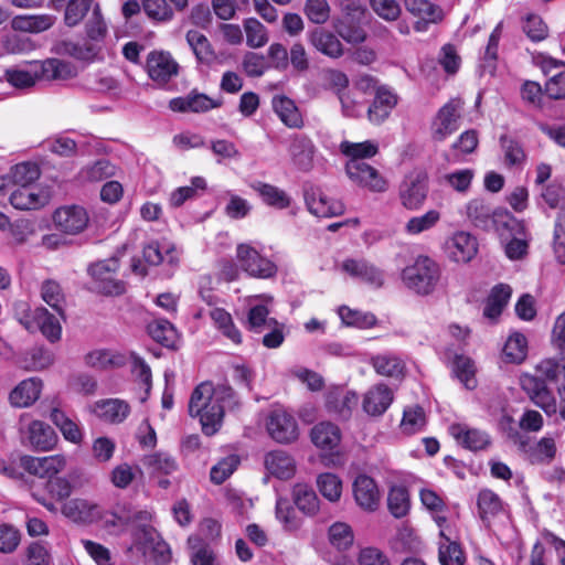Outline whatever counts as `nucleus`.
<instances>
[{"label":"nucleus","instance_id":"61","mask_svg":"<svg viewBox=\"0 0 565 565\" xmlns=\"http://www.w3.org/2000/svg\"><path fill=\"white\" fill-rule=\"evenodd\" d=\"M475 171L472 169H460L441 177V181L458 193L466 194L470 190Z\"/></svg>","mask_w":565,"mask_h":565},{"label":"nucleus","instance_id":"28","mask_svg":"<svg viewBox=\"0 0 565 565\" xmlns=\"http://www.w3.org/2000/svg\"><path fill=\"white\" fill-rule=\"evenodd\" d=\"M397 104V95L387 86L376 89L373 103L369 107V119L373 124L383 122Z\"/></svg>","mask_w":565,"mask_h":565},{"label":"nucleus","instance_id":"49","mask_svg":"<svg viewBox=\"0 0 565 565\" xmlns=\"http://www.w3.org/2000/svg\"><path fill=\"white\" fill-rule=\"evenodd\" d=\"M56 53L68 55L78 61H92L98 54V47L92 43H78L73 41H63L57 44Z\"/></svg>","mask_w":565,"mask_h":565},{"label":"nucleus","instance_id":"45","mask_svg":"<svg viewBox=\"0 0 565 565\" xmlns=\"http://www.w3.org/2000/svg\"><path fill=\"white\" fill-rule=\"evenodd\" d=\"M512 289L509 285L500 284L495 286L484 307L483 315L489 319H497L503 311L511 298Z\"/></svg>","mask_w":565,"mask_h":565},{"label":"nucleus","instance_id":"63","mask_svg":"<svg viewBox=\"0 0 565 565\" xmlns=\"http://www.w3.org/2000/svg\"><path fill=\"white\" fill-rule=\"evenodd\" d=\"M271 319L265 305H254L248 309L246 327L254 333H263L270 324Z\"/></svg>","mask_w":565,"mask_h":565},{"label":"nucleus","instance_id":"26","mask_svg":"<svg viewBox=\"0 0 565 565\" xmlns=\"http://www.w3.org/2000/svg\"><path fill=\"white\" fill-rule=\"evenodd\" d=\"M393 402V392L385 384L372 386L364 395L362 406L366 414L380 416L386 412Z\"/></svg>","mask_w":565,"mask_h":565},{"label":"nucleus","instance_id":"5","mask_svg":"<svg viewBox=\"0 0 565 565\" xmlns=\"http://www.w3.org/2000/svg\"><path fill=\"white\" fill-rule=\"evenodd\" d=\"M440 274V267L433 258L419 255L403 269L402 280L408 289L426 296L436 289Z\"/></svg>","mask_w":565,"mask_h":565},{"label":"nucleus","instance_id":"46","mask_svg":"<svg viewBox=\"0 0 565 565\" xmlns=\"http://www.w3.org/2000/svg\"><path fill=\"white\" fill-rule=\"evenodd\" d=\"M95 0H68L64 8V23L68 28L81 24L88 12L94 10Z\"/></svg>","mask_w":565,"mask_h":565},{"label":"nucleus","instance_id":"53","mask_svg":"<svg viewBox=\"0 0 565 565\" xmlns=\"http://www.w3.org/2000/svg\"><path fill=\"white\" fill-rule=\"evenodd\" d=\"M338 313L342 322L348 327L370 329L377 323V319L373 313L354 310L347 306H341L338 309Z\"/></svg>","mask_w":565,"mask_h":565},{"label":"nucleus","instance_id":"32","mask_svg":"<svg viewBox=\"0 0 565 565\" xmlns=\"http://www.w3.org/2000/svg\"><path fill=\"white\" fill-rule=\"evenodd\" d=\"M250 188L259 195L262 201L274 209L285 210L291 205V196L282 189L263 181H254Z\"/></svg>","mask_w":565,"mask_h":565},{"label":"nucleus","instance_id":"2","mask_svg":"<svg viewBox=\"0 0 565 565\" xmlns=\"http://www.w3.org/2000/svg\"><path fill=\"white\" fill-rule=\"evenodd\" d=\"M466 215L475 227L494 232L500 238H508L521 230V223L511 213L504 209H494L480 198L467 203Z\"/></svg>","mask_w":565,"mask_h":565},{"label":"nucleus","instance_id":"50","mask_svg":"<svg viewBox=\"0 0 565 565\" xmlns=\"http://www.w3.org/2000/svg\"><path fill=\"white\" fill-rule=\"evenodd\" d=\"M55 20L52 14L23 15L13 20V26L25 32L40 33L49 30Z\"/></svg>","mask_w":565,"mask_h":565},{"label":"nucleus","instance_id":"47","mask_svg":"<svg viewBox=\"0 0 565 565\" xmlns=\"http://www.w3.org/2000/svg\"><path fill=\"white\" fill-rule=\"evenodd\" d=\"M477 505L478 513L483 522H489L503 510L500 497L489 489L479 492Z\"/></svg>","mask_w":565,"mask_h":565},{"label":"nucleus","instance_id":"8","mask_svg":"<svg viewBox=\"0 0 565 565\" xmlns=\"http://www.w3.org/2000/svg\"><path fill=\"white\" fill-rule=\"evenodd\" d=\"M119 268V259L110 257L99 260L88 267V273L94 279V289L109 296H119L125 292V284L116 279Z\"/></svg>","mask_w":565,"mask_h":565},{"label":"nucleus","instance_id":"25","mask_svg":"<svg viewBox=\"0 0 565 565\" xmlns=\"http://www.w3.org/2000/svg\"><path fill=\"white\" fill-rule=\"evenodd\" d=\"M141 462L151 478L171 476L179 470L177 459L162 450L145 455Z\"/></svg>","mask_w":565,"mask_h":565},{"label":"nucleus","instance_id":"48","mask_svg":"<svg viewBox=\"0 0 565 565\" xmlns=\"http://www.w3.org/2000/svg\"><path fill=\"white\" fill-rule=\"evenodd\" d=\"M143 258L146 263L157 266L163 262L174 264L178 262L175 249L169 244L160 245L158 242H151L143 246Z\"/></svg>","mask_w":565,"mask_h":565},{"label":"nucleus","instance_id":"43","mask_svg":"<svg viewBox=\"0 0 565 565\" xmlns=\"http://www.w3.org/2000/svg\"><path fill=\"white\" fill-rule=\"evenodd\" d=\"M526 354V338L520 332L512 333L504 343L502 360L507 363L520 364L525 360Z\"/></svg>","mask_w":565,"mask_h":565},{"label":"nucleus","instance_id":"13","mask_svg":"<svg viewBox=\"0 0 565 565\" xmlns=\"http://www.w3.org/2000/svg\"><path fill=\"white\" fill-rule=\"evenodd\" d=\"M463 102L452 98L446 103L431 122V137L435 141H444L459 128Z\"/></svg>","mask_w":565,"mask_h":565},{"label":"nucleus","instance_id":"4","mask_svg":"<svg viewBox=\"0 0 565 565\" xmlns=\"http://www.w3.org/2000/svg\"><path fill=\"white\" fill-rule=\"evenodd\" d=\"M31 71L10 70L7 71V79L14 87H29L34 85L35 79L55 81L66 79L74 76V66L66 61L58 58H46L34 61L30 64Z\"/></svg>","mask_w":565,"mask_h":565},{"label":"nucleus","instance_id":"9","mask_svg":"<svg viewBox=\"0 0 565 565\" xmlns=\"http://www.w3.org/2000/svg\"><path fill=\"white\" fill-rule=\"evenodd\" d=\"M341 430L332 423H320V465L342 467L347 461Z\"/></svg>","mask_w":565,"mask_h":565},{"label":"nucleus","instance_id":"1","mask_svg":"<svg viewBox=\"0 0 565 565\" xmlns=\"http://www.w3.org/2000/svg\"><path fill=\"white\" fill-rule=\"evenodd\" d=\"M237 406L238 398L231 386L203 382L191 394L189 414L199 417L203 433L212 436L220 429L225 411H233Z\"/></svg>","mask_w":565,"mask_h":565},{"label":"nucleus","instance_id":"23","mask_svg":"<svg viewBox=\"0 0 565 565\" xmlns=\"http://www.w3.org/2000/svg\"><path fill=\"white\" fill-rule=\"evenodd\" d=\"M353 494L356 503L366 511H375L380 504V491L375 481L366 476L360 475L353 482Z\"/></svg>","mask_w":565,"mask_h":565},{"label":"nucleus","instance_id":"52","mask_svg":"<svg viewBox=\"0 0 565 565\" xmlns=\"http://www.w3.org/2000/svg\"><path fill=\"white\" fill-rule=\"evenodd\" d=\"M85 33L89 41L102 43L107 36L108 25L102 13L99 4H95L94 10L85 22Z\"/></svg>","mask_w":565,"mask_h":565},{"label":"nucleus","instance_id":"3","mask_svg":"<svg viewBox=\"0 0 565 565\" xmlns=\"http://www.w3.org/2000/svg\"><path fill=\"white\" fill-rule=\"evenodd\" d=\"M537 371L545 376L541 379L534 375L524 374L520 379L521 387L529 398L547 416L557 413V403L547 381L554 382L559 373V365L553 360L542 361L537 365Z\"/></svg>","mask_w":565,"mask_h":565},{"label":"nucleus","instance_id":"15","mask_svg":"<svg viewBox=\"0 0 565 565\" xmlns=\"http://www.w3.org/2000/svg\"><path fill=\"white\" fill-rule=\"evenodd\" d=\"M268 435L279 444H289L298 437V425L295 417L284 408H275L266 418Z\"/></svg>","mask_w":565,"mask_h":565},{"label":"nucleus","instance_id":"37","mask_svg":"<svg viewBox=\"0 0 565 565\" xmlns=\"http://www.w3.org/2000/svg\"><path fill=\"white\" fill-rule=\"evenodd\" d=\"M50 419L60 429L63 437L74 444L79 445L83 441L84 433L79 425L71 419L63 411L53 407L50 413Z\"/></svg>","mask_w":565,"mask_h":565},{"label":"nucleus","instance_id":"16","mask_svg":"<svg viewBox=\"0 0 565 565\" xmlns=\"http://www.w3.org/2000/svg\"><path fill=\"white\" fill-rule=\"evenodd\" d=\"M89 216L81 205H64L55 210L53 223L55 227L68 235L82 233L88 225Z\"/></svg>","mask_w":565,"mask_h":565},{"label":"nucleus","instance_id":"36","mask_svg":"<svg viewBox=\"0 0 565 565\" xmlns=\"http://www.w3.org/2000/svg\"><path fill=\"white\" fill-rule=\"evenodd\" d=\"M185 39L198 63L211 65L215 61L216 54L203 33L198 30H189Z\"/></svg>","mask_w":565,"mask_h":565},{"label":"nucleus","instance_id":"60","mask_svg":"<svg viewBox=\"0 0 565 565\" xmlns=\"http://www.w3.org/2000/svg\"><path fill=\"white\" fill-rule=\"evenodd\" d=\"M426 426V415L420 406L408 407L404 411L401 429L407 435L419 433Z\"/></svg>","mask_w":565,"mask_h":565},{"label":"nucleus","instance_id":"64","mask_svg":"<svg viewBox=\"0 0 565 565\" xmlns=\"http://www.w3.org/2000/svg\"><path fill=\"white\" fill-rule=\"evenodd\" d=\"M246 44L249 47H262L268 42L267 29L255 18L244 21Z\"/></svg>","mask_w":565,"mask_h":565},{"label":"nucleus","instance_id":"55","mask_svg":"<svg viewBox=\"0 0 565 565\" xmlns=\"http://www.w3.org/2000/svg\"><path fill=\"white\" fill-rule=\"evenodd\" d=\"M387 507L394 518H404L409 511L408 491L403 486H394L387 495Z\"/></svg>","mask_w":565,"mask_h":565},{"label":"nucleus","instance_id":"54","mask_svg":"<svg viewBox=\"0 0 565 565\" xmlns=\"http://www.w3.org/2000/svg\"><path fill=\"white\" fill-rule=\"evenodd\" d=\"M500 146L503 151L504 163L508 167L522 168L526 161V153L520 141L508 136H501Z\"/></svg>","mask_w":565,"mask_h":565},{"label":"nucleus","instance_id":"33","mask_svg":"<svg viewBox=\"0 0 565 565\" xmlns=\"http://www.w3.org/2000/svg\"><path fill=\"white\" fill-rule=\"evenodd\" d=\"M265 468L274 477L280 480L291 478L296 471L295 460L284 450H273L265 456Z\"/></svg>","mask_w":565,"mask_h":565},{"label":"nucleus","instance_id":"18","mask_svg":"<svg viewBox=\"0 0 565 565\" xmlns=\"http://www.w3.org/2000/svg\"><path fill=\"white\" fill-rule=\"evenodd\" d=\"M21 467L29 473L39 477L42 481L51 479L61 472L66 466L64 455H52L46 457L22 456Z\"/></svg>","mask_w":565,"mask_h":565},{"label":"nucleus","instance_id":"51","mask_svg":"<svg viewBox=\"0 0 565 565\" xmlns=\"http://www.w3.org/2000/svg\"><path fill=\"white\" fill-rule=\"evenodd\" d=\"M190 185L180 186L173 190L169 198V203L173 207L182 206L186 201L199 195V191L206 189V181L203 177H193Z\"/></svg>","mask_w":565,"mask_h":565},{"label":"nucleus","instance_id":"57","mask_svg":"<svg viewBox=\"0 0 565 565\" xmlns=\"http://www.w3.org/2000/svg\"><path fill=\"white\" fill-rule=\"evenodd\" d=\"M328 539L333 547L339 551H345L352 546L354 534L349 524L337 522L329 527Z\"/></svg>","mask_w":565,"mask_h":565},{"label":"nucleus","instance_id":"21","mask_svg":"<svg viewBox=\"0 0 565 565\" xmlns=\"http://www.w3.org/2000/svg\"><path fill=\"white\" fill-rule=\"evenodd\" d=\"M449 433L460 446L471 451L484 450L491 444L490 436L486 431L470 428L465 424H452Z\"/></svg>","mask_w":565,"mask_h":565},{"label":"nucleus","instance_id":"27","mask_svg":"<svg viewBox=\"0 0 565 565\" xmlns=\"http://www.w3.org/2000/svg\"><path fill=\"white\" fill-rule=\"evenodd\" d=\"M10 203L18 210H36L47 203V195L36 185L17 186L10 194Z\"/></svg>","mask_w":565,"mask_h":565},{"label":"nucleus","instance_id":"12","mask_svg":"<svg viewBox=\"0 0 565 565\" xmlns=\"http://www.w3.org/2000/svg\"><path fill=\"white\" fill-rule=\"evenodd\" d=\"M236 258L239 267L252 277L266 279L277 273V266L248 244L237 246Z\"/></svg>","mask_w":565,"mask_h":565},{"label":"nucleus","instance_id":"56","mask_svg":"<svg viewBox=\"0 0 565 565\" xmlns=\"http://www.w3.org/2000/svg\"><path fill=\"white\" fill-rule=\"evenodd\" d=\"M452 371L466 388L473 390L477 386L476 366L470 358L457 355L454 360Z\"/></svg>","mask_w":565,"mask_h":565},{"label":"nucleus","instance_id":"40","mask_svg":"<svg viewBox=\"0 0 565 565\" xmlns=\"http://www.w3.org/2000/svg\"><path fill=\"white\" fill-rule=\"evenodd\" d=\"M341 152L349 158L348 161H356V163H366L365 159L375 157L379 152V145L372 140L363 142L343 141L340 145Z\"/></svg>","mask_w":565,"mask_h":565},{"label":"nucleus","instance_id":"38","mask_svg":"<svg viewBox=\"0 0 565 565\" xmlns=\"http://www.w3.org/2000/svg\"><path fill=\"white\" fill-rule=\"evenodd\" d=\"M273 108L279 119L289 128H300L302 117L292 99L286 96H275Z\"/></svg>","mask_w":565,"mask_h":565},{"label":"nucleus","instance_id":"22","mask_svg":"<svg viewBox=\"0 0 565 565\" xmlns=\"http://www.w3.org/2000/svg\"><path fill=\"white\" fill-rule=\"evenodd\" d=\"M477 250L476 238L466 232H457L446 242L447 255L456 263L470 262Z\"/></svg>","mask_w":565,"mask_h":565},{"label":"nucleus","instance_id":"34","mask_svg":"<svg viewBox=\"0 0 565 565\" xmlns=\"http://www.w3.org/2000/svg\"><path fill=\"white\" fill-rule=\"evenodd\" d=\"M28 439L34 449L47 451L55 446L57 435L49 424L41 420H33L28 427Z\"/></svg>","mask_w":565,"mask_h":565},{"label":"nucleus","instance_id":"17","mask_svg":"<svg viewBox=\"0 0 565 565\" xmlns=\"http://www.w3.org/2000/svg\"><path fill=\"white\" fill-rule=\"evenodd\" d=\"M345 171L351 181L371 192L382 193L388 189V181L369 163L348 161Z\"/></svg>","mask_w":565,"mask_h":565},{"label":"nucleus","instance_id":"7","mask_svg":"<svg viewBox=\"0 0 565 565\" xmlns=\"http://www.w3.org/2000/svg\"><path fill=\"white\" fill-rule=\"evenodd\" d=\"M72 491L71 482L64 477L54 476L51 479L30 486L31 497L52 513L57 512L54 501L66 500Z\"/></svg>","mask_w":565,"mask_h":565},{"label":"nucleus","instance_id":"20","mask_svg":"<svg viewBox=\"0 0 565 565\" xmlns=\"http://www.w3.org/2000/svg\"><path fill=\"white\" fill-rule=\"evenodd\" d=\"M221 106V100L213 99L195 89L185 96L175 97L169 102L170 109L178 113H206Z\"/></svg>","mask_w":565,"mask_h":565},{"label":"nucleus","instance_id":"10","mask_svg":"<svg viewBox=\"0 0 565 565\" xmlns=\"http://www.w3.org/2000/svg\"><path fill=\"white\" fill-rule=\"evenodd\" d=\"M428 195V175L417 170L408 173L398 188L401 204L409 211L419 210Z\"/></svg>","mask_w":565,"mask_h":565},{"label":"nucleus","instance_id":"44","mask_svg":"<svg viewBox=\"0 0 565 565\" xmlns=\"http://www.w3.org/2000/svg\"><path fill=\"white\" fill-rule=\"evenodd\" d=\"M294 501L297 508L305 514L315 515L318 511V497L312 486L298 482L292 490Z\"/></svg>","mask_w":565,"mask_h":565},{"label":"nucleus","instance_id":"31","mask_svg":"<svg viewBox=\"0 0 565 565\" xmlns=\"http://www.w3.org/2000/svg\"><path fill=\"white\" fill-rule=\"evenodd\" d=\"M191 565H221L211 543L200 534H192L186 541Z\"/></svg>","mask_w":565,"mask_h":565},{"label":"nucleus","instance_id":"19","mask_svg":"<svg viewBox=\"0 0 565 565\" xmlns=\"http://www.w3.org/2000/svg\"><path fill=\"white\" fill-rule=\"evenodd\" d=\"M62 514L75 523L89 524L102 518V508L88 500L74 498L61 507Z\"/></svg>","mask_w":565,"mask_h":565},{"label":"nucleus","instance_id":"62","mask_svg":"<svg viewBox=\"0 0 565 565\" xmlns=\"http://www.w3.org/2000/svg\"><path fill=\"white\" fill-rule=\"evenodd\" d=\"M440 221L437 210H429L425 214L411 217L405 224V231L409 235H418L433 228Z\"/></svg>","mask_w":565,"mask_h":565},{"label":"nucleus","instance_id":"11","mask_svg":"<svg viewBox=\"0 0 565 565\" xmlns=\"http://www.w3.org/2000/svg\"><path fill=\"white\" fill-rule=\"evenodd\" d=\"M145 71L156 84L163 86L180 72V65L169 51L152 50L145 62Z\"/></svg>","mask_w":565,"mask_h":565},{"label":"nucleus","instance_id":"35","mask_svg":"<svg viewBox=\"0 0 565 565\" xmlns=\"http://www.w3.org/2000/svg\"><path fill=\"white\" fill-rule=\"evenodd\" d=\"M438 561L440 565H466L467 557L461 545L446 535L445 531L439 532Z\"/></svg>","mask_w":565,"mask_h":565},{"label":"nucleus","instance_id":"39","mask_svg":"<svg viewBox=\"0 0 565 565\" xmlns=\"http://www.w3.org/2000/svg\"><path fill=\"white\" fill-rule=\"evenodd\" d=\"M294 163L303 171L309 170L312 167L313 161V145L305 136H296L289 148Z\"/></svg>","mask_w":565,"mask_h":565},{"label":"nucleus","instance_id":"59","mask_svg":"<svg viewBox=\"0 0 565 565\" xmlns=\"http://www.w3.org/2000/svg\"><path fill=\"white\" fill-rule=\"evenodd\" d=\"M42 299L53 308L60 316H63V307L65 302L64 292L60 284L55 280L47 279L41 286Z\"/></svg>","mask_w":565,"mask_h":565},{"label":"nucleus","instance_id":"29","mask_svg":"<svg viewBox=\"0 0 565 565\" xmlns=\"http://www.w3.org/2000/svg\"><path fill=\"white\" fill-rule=\"evenodd\" d=\"M341 269L374 287H381L384 281L382 271L364 259H347L342 263Z\"/></svg>","mask_w":565,"mask_h":565},{"label":"nucleus","instance_id":"42","mask_svg":"<svg viewBox=\"0 0 565 565\" xmlns=\"http://www.w3.org/2000/svg\"><path fill=\"white\" fill-rule=\"evenodd\" d=\"M371 364L377 374L388 377H399L405 371V362L392 353L372 356Z\"/></svg>","mask_w":565,"mask_h":565},{"label":"nucleus","instance_id":"30","mask_svg":"<svg viewBox=\"0 0 565 565\" xmlns=\"http://www.w3.org/2000/svg\"><path fill=\"white\" fill-rule=\"evenodd\" d=\"M42 386V381L38 377L23 380L10 392L11 405L20 408L31 406L40 397Z\"/></svg>","mask_w":565,"mask_h":565},{"label":"nucleus","instance_id":"14","mask_svg":"<svg viewBox=\"0 0 565 565\" xmlns=\"http://www.w3.org/2000/svg\"><path fill=\"white\" fill-rule=\"evenodd\" d=\"M358 404V394L344 386H330L324 393L326 412L337 419H349Z\"/></svg>","mask_w":565,"mask_h":565},{"label":"nucleus","instance_id":"41","mask_svg":"<svg viewBox=\"0 0 565 565\" xmlns=\"http://www.w3.org/2000/svg\"><path fill=\"white\" fill-rule=\"evenodd\" d=\"M148 332L150 337L161 345L168 349L177 348L179 334L170 321L158 319L148 326Z\"/></svg>","mask_w":565,"mask_h":565},{"label":"nucleus","instance_id":"58","mask_svg":"<svg viewBox=\"0 0 565 565\" xmlns=\"http://www.w3.org/2000/svg\"><path fill=\"white\" fill-rule=\"evenodd\" d=\"M408 12L425 21L438 22L443 18L441 10L427 0H405Z\"/></svg>","mask_w":565,"mask_h":565},{"label":"nucleus","instance_id":"6","mask_svg":"<svg viewBox=\"0 0 565 565\" xmlns=\"http://www.w3.org/2000/svg\"><path fill=\"white\" fill-rule=\"evenodd\" d=\"M23 313L19 318L21 324L25 329L33 331L39 329L42 334L51 342H55L61 339L62 327L58 319L49 312L44 307H36L33 311L29 310L26 303H21L17 307V315Z\"/></svg>","mask_w":565,"mask_h":565},{"label":"nucleus","instance_id":"24","mask_svg":"<svg viewBox=\"0 0 565 565\" xmlns=\"http://www.w3.org/2000/svg\"><path fill=\"white\" fill-rule=\"evenodd\" d=\"M92 412L104 422L119 424L130 414V406L122 399L107 398L97 401L93 405Z\"/></svg>","mask_w":565,"mask_h":565}]
</instances>
